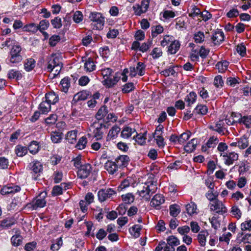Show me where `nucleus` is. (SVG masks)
Here are the masks:
<instances>
[{
  "mask_svg": "<svg viewBox=\"0 0 251 251\" xmlns=\"http://www.w3.org/2000/svg\"><path fill=\"white\" fill-rule=\"evenodd\" d=\"M38 30H39L41 33L44 36V40L47 38V22L46 20H43L40 21L39 25H37Z\"/></svg>",
  "mask_w": 251,
  "mask_h": 251,
  "instance_id": "f3484780",
  "label": "nucleus"
},
{
  "mask_svg": "<svg viewBox=\"0 0 251 251\" xmlns=\"http://www.w3.org/2000/svg\"><path fill=\"white\" fill-rule=\"evenodd\" d=\"M135 132H136V130L134 129L126 127L122 131L121 136L124 138H128Z\"/></svg>",
  "mask_w": 251,
  "mask_h": 251,
  "instance_id": "a878e982",
  "label": "nucleus"
},
{
  "mask_svg": "<svg viewBox=\"0 0 251 251\" xmlns=\"http://www.w3.org/2000/svg\"><path fill=\"white\" fill-rule=\"evenodd\" d=\"M50 138L53 143H59L62 138V133L59 131L52 132Z\"/></svg>",
  "mask_w": 251,
  "mask_h": 251,
  "instance_id": "2f4dec72",
  "label": "nucleus"
},
{
  "mask_svg": "<svg viewBox=\"0 0 251 251\" xmlns=\"http://www.w3.org/2000/svg\"><path fill=\"white\" fill-rule=\"evenodd\" d=\"M191 135L190 131L184 132L179 136L178 143L180 144L184 143L189 139Z\"/></svg>",
  "mask_w": 251,
  "mask_h": 251,
  "instance_id": "3c124183",
  "label": "nucleus"
},
{
  "mask_svg": "<svg viewBox=\"0 0 251 251\" xmlns=\"http://www.w3.org/2000/svg\"><path fill=\"white\" fill-rule=\"evenodd\" d=\"M240 79L235 77H229L226 79V84L231 87H234L237 84L240 83Z\"/></svg>",
  "mask_w": 251,
  "mask_h": 251,
  "instance_id": "052dcab7",
  "label": "nucleus"
},
{
  "mask_svg": "<svg viewBox=\"0 0 251 251\" xmlns=\"http://www.w3.org/2000/svg\"><path fill=\"white\" fill-rule=\"evenodd\" d=\"M141 229V226L140 225H135L132 228L129 229L131 234L135 237H138L140 235V232Z\"/></svg>",
  "mask_w": 251,
  "mask_h": 251,
  "instance_id": "a19ab883",
  "label": "nucleus"
},
{
  "mask_svg": "<svg viewBox=\"0 0 251 251\" xmlns=\"http://www.w3.org/2000/svg\"><path fill=\"white\" fill-rule=\"evenodd\" d=\"M151 28V35L152 37H155L158 34H161L164 30L163 26L160 25H157L155 26L152 27Z\"/></svg>",
  "mask_w": 251,
  "mask_h": 251,
  "instance_id": "8fccbe9b",
  "label": "nucleus"
},
{
  "mask_svg": "<svg viewBox=\"0 0 251 251\" xmlns=\"http://www.w3.org/2000/svg\"><path fill=\"white\" fill-rule=\"evenodd\" d=\"M25 30L28 32L36 33L38 31L37 25L34 23L27 25L24 26Z\"/></svg>",
  "mask_w": 251,
  "mask_h": 251,
  "instance_id": "5fc2aeb1",
  "label": "nucleus"
},
{
  "mask_svg": "<svg viewBox=\"0 0 251 251\" xmlns=\"http://www.w3.org/2000/svg\"><path fill=\"white\" fill-rule=\"evenodd\" d=\"M7 77L9 79H16L17 80L21 79L22 77V75L20 71L12 69L10 70L7 74Z\"/></svg>",
  "mask_w": 251,
  "mask_h": 251,
  "instance_id": "a211bd4d",
  "label": "nucleus"
},
{
  "mask_svg": "<svg viewBox=\"0 0 251 251\" xmlns=\"http://www.w3.org/2000/svg\"><path fill=\"white\" fill-rule=\"evenodd\" d=\"M119 79V76H114L113 78L107 77L105 79L104 81L105 82V84L108 87H110L116 84Z\"/></svg>",
  "mask_w": 251,
  "mask_h": 251,
  "instance_id": "c9c22d12",
  "label": "nucleus"
},
{
  "mask_svg": "<svg viewBox=\"0 0 251 251\" xmlns=\"http://www.w3.org/2000/svg\"><path fill=\"white\" fill-rule=\"evenodd\" d=\"M165 201L164 197L161 194L155 195L152 199L151 201V204L152 206L157 208Z\"/></svg>",
  "mask_w": 251,
  "mask_h": 251,
  "instance_id": "ddd939ff",
  "label": "nucleus"
},
{
  "mask_svg": "<svg viewBox=\"0 0 251 251\" xmlns=\"http://www.w3.org/2000/svg\"><path fill=\"white\" fill-rule=\"evenodd\" d=\"M146 132L143 134H137L136 133V136H134L133 138L138 144L143 145L146 143Z\"/></svg>",
  "mask_w": 251,
  "mask_h": 251,
  "instance_id": "c756f323",
  "label": "nucleus"
},
{
  "mask_svg": "<svg viewBox=\"0 0 251 251\" xmlns=\"http://www.w3.org/2000/svg\"><path fill=\"white\" fill-rule=\"evenodd\" d=\"M51 25L54 28H60L62 26V21L60 18H54L50 21Z\"/></svg>",
  "mask_w": 251,
  "mask_h": 251,
  "instance_id": "603ef678",
  "label": "nucleus"
},
{
  "mask_svg": "<svg viewBox=\"0 0 251 251\" xmlns=\"http://www.w3.org/2000/svg\"><path fill=\"white\" fill-rule=\"evenodd\" d=\"M84 68L87 72H91L95 70L96 65L94 62L89 58L85 63Z\"/></svg>",
  "mask_w": 251,
  "mask_h": 251,
  "instance_id": "e433bc0d",
  "label": "nucleus"
},
{
  "mask_svg": "<svg viewBox=\"0 0 251 251\" xmlns=\"http://www.w3.org/2000/svg\"><path fill=\"white\" fill-rule=\"evenodd\" d=\"M70 79L68 77H64L60 83V89L62 92L67 93L70 86Z\"/></svg>",
  "mask_w": 251,
  "mask_h": 251,
  "instance_id": "aec40b11",
  "label": "nucleus"
},
{
  "mask_svg": "<svg viewBox=\"0 0 251 251\" xmlns=\"http://www.w3.org/2000/svg\"><path fill=\"white\" fill-rule=\"evenodd\" d=\"M87 143V138L84 136H83L79 139L76 145V147L79 150L84 149L86 147Z\"/></svg>",
  "mask_w": 251,
  "mask_h": 251,
  "instance_id": "09e8293b",
  "label": "nucleus"
},
{
  "mask_svg": "<svg viewBox=\"0 0 251 251\" xmlns=\"http://www.w3.org/2000/svg\"><path fill=\"white\" fill-rule=\"evenodd\" d=\"M104 168L110 174L113 175L117 171L118 167L114 161L108 160L104 165Z\"/></svg>",
  "mask_w": 251,
  "mask_h": 251,
  "instance_id": "2eb2a0df",
  "label": "nucleus"
},
{
  "mask_svg": "<svg viewBox=\"0 0 251 251\" xmlns=\"http://www.w3.org/2000/svg\"><path fill=\"white\" fill-rule=\"evenodd\" d=\"M208 235V232L206 230H202L199 233L198 235V240L201 246H205L206 237Z\"/></svg>",
  "mask_w": 251,
  "mask_h": 251,
  "instance_id": "6ab92c4d",
  "label": "nucleus"
},
{
  "mask_svg": "<svg viewBox=\"0 0 251 251\" xmlns=\"http://www.w3.org/2000/svg\"><path fill=\"white\" fill-rule=\"evenodd\" d=\"M92 169V166L89 164L81 166L77 172V176L81 179L87 178L91 173Z\"/></svg>",
  "mask_w": 251,
  "mask_h": 251,
  "instance_id": "0eeeda50",
  "label": "nucleus"
},
{
  "mask_svg": "<svg viewBox=\"0 0 251 251\" xmlns=\"http://www.w3.org/2000/svg\"><path fill=\"white\" fill-rule=\"evenodd\" d=\"M55 69V73L53 74V76H50V75L48 77H51V78H53L55 75L59 74L61 69L60 66L59 65V59L57 57L52 56L51 59L50 60L48 64V71L52 72Z\"/></svg>",
  "mask_w": 251,
  "mask_h": 251,
  "instance_id": "20e7f679",
  "label": "nucleus"
},
{
  "mask_svg": "<svg viewBox=\"0 0 251 251\" xmlns=\"http://www.w3.org/2000/svg\"><path fill=\"white\" fill-rule=\"evenodd\" d=\"M208 111V108L206 105H198L194 110L193 113L195 114H200L201 115H205Z\"/></svg>",
  "mask_w": 251,
  "mask_h": 251,
  "instance_id": "b1692460",
  "label": "nucleus"
},
{
  "mask_svg": "<svg viewBox=\"0 0 251 251\" xmlns=\"http://www.w3.org/2000/svg\"><path fill=\"white\" fill-rule=\"evenodd\" d=\"M241 229L243 231H251V220L246 221L241 224Z\"/></svg>",
  "mask_w": 251,
  "mask_h": 251,
  "instance_id": "e2e57ef3",
  "label": "nucleus"
},
{
  "mask_svg": "<svg viewBox=\"0 0 251 251\" xmlns=\"http://www.w3.org/2000/svg\"><path fill=\"white\" fill-rule=\"evenodd\" d=\"M90 95L89 91H83L79 92L75 95L73 98V101L76 102L80 100H84L88 99V97Z\"/></svg>",
  "mask_w": 251,
  "mask_h": 251,
  "instance_id": "4468645a",
  "label": "nucleus"
},
{
  "mask_svg": "<svg viewBox=\"0 0 251 251\" xmlns=\"http://www.w3.org/2000/svg\"><path fill=\"white\" fill-rule=\"evenodd\" d=\"M89 18L91 21L95 23L96 29H100L104 23V18L101 13L97 12H92L90 13Z\"/></svg>",
  "mask_w": 251,
  "mask_h": 251,
  "instance_id": "7ed1b4c3",
  "label": "nucleus"
},
{
  "mask_svg": "<svg viewBox=\"0 0 251 251\" xmlns=\"http://www.w3.org/2000/svg\"><path fill=\"white\" fill-rule=\"evenodd\" d=\"M180 212V208L177 204H172L170 206V214L173 217H176Z\"/></svg>",
  "mask_w": 251,
  "mask_h": 251,
  "instance_id": "473e14b6",
  "label": "nucleus"
},
{
  "mask_svg": "<svg viewBox=\"0 0 251 251\" xmlns=\"http://www.w3.org/2000/svg\"><path fill=\"white\" fill-rule=\"evenodd\" d=\"M151 54L154 59H156L162 56V51L160 48H155L153 49Z\"/></svg>",
  "mask_w": 251,
  "mask_h": 251,
  "instance_id": "774afa93",
  "label": "nucleus"
},
{
  "mask_svg": "<svg viewBox=\"0 0 251 251\" xmlns=\"http://www.w3.org/2000/svg\"><path fill=\"white\" fill-rule=\"evenodd\" d=\"M228 65L229 62L225 60L218 62L216 65V67L218 70L219 72L224 73L227 70Z\"/></svg>",
  "mask_w": 251,
  "mask_h": 251,
  "instance_id": "cd10ccee",
  "label": "nucleus"
},
{
  "mask_svg": "<svg viewBox=\"0 0 251 251\" xmlns=\"http://www.w3.org/2000/svg\"><path fill=\"white\" fill-rule=\"evenodd\" d=\"M129 160V157L127 155H120L116 158L114 162L118 168H122L127 165Z\"/></svg>",
  "mask_w": 251,
  "mask_h": 251,
  "instance_id": "9b49d317",
  "label": "nucleus"
},
{
  "mask_svg": "<svg viewBox=\"0 0 251 251\" xmlns=\"http://www.w3.org/2000/svg\"><path fill=\"white\" fill-rule=\"evenodd\" d=\"M212 41L214 45H220L224 40V34L220 30H216L211 37Z\"/></svg>",
  "mask_w": 251,
  "mask_h": 251,
  "instance_id": "9d476101",
  "label": "nucleus"
},
{
  "mask_svg": "<svg viewBox=\"0 0 251 251\" xmlns=\"http://www.w3.org/2000/svg\"><path fill=\"white\" fill-rule=\"evenodd\" d=\"M123 201L126 204L132 203L135 199L134 196L132 193H127L122 196Z\"/></svg>",
  "mask_w": 251,
  "mask_h": 251,
  "instance_id": "f704fd0d",
  "label": "nucleus"
},
{
  "mask_svg": "<svg viewBox=\"0 0 251 251\" xmlns=\"http://www.w3.org/2000/svg\"><path fill=\"white\" fill-rule=\"evenodd\" d=\"M77 133V131L76 130L69 131L66 135V140L71 144L75 143L76 140Z\"/></svg>",
  "mask_w": 251,
  "mask_h": 251,
  "instance_id": "5701e85b",
  "label": "nucleus"
},
{
  "mask_svg": "<svg viewBox=\"0 0 251 251\" xmlns=\"http://www.w3.org/2000/svg\"><path fill=\"white\" fill-rule=\"evenodd\" d=\"M219 142L218 138L216 136H212L211 137L206 143V146L202 147V150L203 151H206V148H214Z\"/></svg>",
  "mask_w": 251,
  "mask_h": 251,
  "instance_id": "dca6fc26",
  "label": "nucleus"
},
{
  "mask_svg": "<svg viewBox=\"0 0 251 251\" xmlns=\"http://www.w3.org/2000/svg\"><path fill=\"white\" fill-rule=\"evenodd\" d=\"M197 140L195 139H192L188 143L187 145L185 146L184 149L186 152H191L195 150L196 145H197Z\"/></svg>",
  "mask_w": 251,
  "mask_h": 251,
  "instance_id": "393cba45",
  "label": "nucleus"
},
{
  "mask_svg": "<svg viewBox=\"0 0 251 251\" xmlns=\"http://www.w3.org/2000/svg\"><path fill=\"white\" fill-rule=\"evenodd\" d=\"M240 123H243L247 128L251 127V116H244L239 120Z\"/></svg>",
  "mask_w": 251,
  "mask_h": 251,
  "instance_id": "49530a36",
  "label": "nucleus"
},
{
  "mask_svg": "<svg viewBox=\"0 0 251 251\" xmlns=\"http://www.w3.org/2000/svg\"><path fill=\"white\" fill-rule=\"evenodd\" d=\"M230 213L232 215V216L239 219L241 218L242 215V212L238 206L237 205H233L231 207V210L230 211Z\"/></svg>",
  "mask_w": 251,
  "mask_h": 251,
  "instance_id": "37998d69",
  "label": "nucleus"
},
{
  "mask_svg": "<svg viewBox=\"0 0 251 251\" xmlns=\"http://www.w3.org/2000/svg\"><path fill=\"white\" fill-rule=\"evenodd\" d=\"M238 147L241 149H244L249 145V141L245 136L241 137L238 141Z\"/></svg>",
  "mask_w": 251,
  "mask_h": 251,
  "instance_id": "de8ad7c7",
  "label": "nucleus"
},
{
  "mask_svg": "<svg viewBox=\"0 0 251 251\" xmlns=\"http://www.w3.org/2000/svg\"><path fill=\"white\" fill-rule=\"evenodd\" d=\"M180 46L179 42L177 40H175L169 46L168 51L171 54H175L179 49Z\"/></svg>",
  "mask_w": 251,
  "mask_h": 251,
  "instance_id": "412c9836",
  "label": "nucleus"
},
{
  "mask_svg": "<svg viewBox=\"0 0 251 251\" xmlns=\"http://www.w3.org/2000/svg\"><path fill=\"white\" fill-rule=\"evenodd\" d=\"M62 157L58 156L57 155H53L50 157V163L51 165L54 166L58 164L61 160Z\"/></svg>",
  "mask_w": 251,
  "mask_h": 251,
  "instance_id": "680f3d73",
  "label": "nucleus"
},
{
  "mask_svg": "<svg viewBox=\"0 0 251 251\" xmlns=\"http://www.w3.org/2000/svg\"><path fill=\"white\" fill-rule=\"evenodd\" d=\"M15 152L17 156L22 157L25 155L27 152V149L26 147L18 145L15 149Z\"/></svg>",
  "mask_w": 251,
  "mask_h": 251,
  "instance_id": "72a5a7b5",
  "label": "nucleus"
},
{
  "mask_svg": "<svg viewBox=\"0 0 251 251\" xmlns=\"http://www.w3.org/2000/svg\"><path fill=\"white\" fill-rule=\"evenodd\" d=\"M58 101V97L54 92H48V104H54Z\"/></svg>",
  "mask_w": 251,
  "mask_h": 251,
  "instance_id": "58836bf2",
  "label": "nucleus"
},
{
  "mask_svg": "<svg viewBox=\"0 0 251 251\" xmlns=\"http://www.w3.org/2000/svg\"><path fill=\"white\" fill-rule=\"evenodd\" d=\"M196 98V94L194 92H191L187 95L185 100L188 103L189 105H191L195 102Z\"/></svg>",
  "mask_w": 251,
  "mask_h": 251,
  "instance_id": "79ce46f5",
  "label": "nucleus"
},
{
  "mask_svg": "<svg viewBox=\"0 0 251 251\" xmlns=\"http://www.w3.org/2000/svg\"><path fill=\"white\" fill-rule=\"evenodd\" d=\"M194 40L196 43H201L204 41V35L203 32L199 31L194 35Z\"/></svg>",
  "mask_w": 251,
  "mask_h": 251,
  "instance_id": "4d7b16f0",
  "label": "nucleus"
},
{
  "mask_svg": "<svg viewBox=\"0 0 251 251\" xmlns=\"http://www.w3.org/2000/svg\"><path fill=\"white\" fill-rule=\"evenodd\" d=\"M35 65V61L34 59H27L24 64L25 69L26 71L29 72L34 68Z\"/></svg>",
  "mask_w": 251,
  "mask_h": 251,
  "instance_id": "7c9ffc66",
  "label": "nucleus"
},
{
  "mask_svg": "<svg viewBox=\"0 0 251 251\" xmlns=\"http://www.w3.org/2000/svg\"><path fill=\"white\" fill-rule=\"evenodd\" d=\"M120 130L121 129L118 126H113L108 132L107 138L109 139L115 138Z\"/></svg>",
  "mask_w": 251,
  "mask_h": 251,
  "instance_id": "bb28decb",
  "label": "nucleus"
},
{
  "mask_svg": "<svg viewBox=\"0 0 251 251\" xmlns=\"http://www.w3.org/2000/svg\"><path fill=\"white\" fill-rule=\"evenodd\" d=\"M167 245L172 246L173 247L179 245V240L174 236H170L167 239Z\"/></svg>",
  "mask_w": 251,
  "mask_h": 251,
  "instance_id": "4c0bfd02",
  "label": "nucleus"
},
{
  "mask_svg": "<svg viewBox=\"0 0 251 251\" xmlns=\"http://www.w3.org/2000/svg\"><path fill=\"white\" fill-rule=\"evenodd\" d=\"M31 169L33 173L35 174H37L36 176L34 177L35 179H38V177L39 176L43 171V166L40 162L36 161L30 164Z\"/></svg>",
  "mask_w": 251,
  "mask_h": 251,
  "instance_id": "f8f14e48",
  "label": "nucleus"
},
{
  "mask_svg": "<svg viewBox=\"0 0 251 251\" xmlns=\"http://www.w3.org/2000/svg\"><path fill=\"white\" fill-rule=\"evenodd\" d=\"M154 138L156 140V143L160 148H163L165 146L164 138L161 135H154Z\"/></svg>",
  "mask_w": 251,
  "mask_h": 251,
  "instance_id": "69168bd1",
  "label": "nucleus"
},
{
  "mask_svg": "<svg viewBox=\"0 0 251 251\" xmlns=\"http://www.w3.org/2000/svg\"><path fill=\"white\" fill-rule=\"evenodd\" d=\"M11 243L13 246L17 247L22 243V237L20 235H13L11 239Z\"/></svg>",
  "mask_w": 251,
  "mask_h": 251,
  "instance_id": "c03bdc74",
  "label": "nucleus"
},
{
  "mask_svg": "<svg viewBox=\"0 0 251 251\" xmlns=\"http://www.w3.org/2000/svg\"><path fill=\"white\" fill-rule=\"evenodd\" d=\"M73 20L76 23H80L83 20V15L80 11H76L74 14Z\"/></svg>",
  "mask_w": 251,
  "mask_h": 251,
  "instance_id": "0e129e2a",
  "label": "nucleus"
},
{
  "mask_svg": "<svg viewBox=\"0 0 251 251\" xmlns=\"http://www.w3.org/2000/svg\"><path fill=\"white\" fill-rule=\"evenodd\" d=\"M186 209L187 213L189 215H192L195 213H196L197 206L194 203H191L190 204H188L186 205Z\"/></svg>",
  "mask_w": 251,
  "mask_h": 251,
  "instance_id": "6e6d98bb",
  "label": "nucleus"
},
{
  "mask_svg": "<svg viewBox=\"0 0 251 251\" xmlns=\"http://www.w3.org/2000/svg\"><path fill=\"white\" fill-rule=\"evenodd\" d=\"M39 148L37 142L33 141L28 146V150L31 153L35 154L38 151Z\"/></svg>",
  "mask_w": 251,
  "mask_h": 251,
  "instance_id": "ea45409f",
  "label": "nucleus"
},
{
  "mask_svg": "<svg viewBox=\"0 0 251 251\" xmlns=\"http://www.w3.org/2000/svg\"><path fill=\"white\" fill-rule=\"evenodd\" d=\"M115 194V191L111 188L101 189L98 192L99 201L100 202L104 201Z\"/></svg>",
  "mask_w": 251,
  "mask_h": 251,
  "instance_id": "423d86ee",
  "label": "nucleus"
},
{
  "mask_svg": "<svg viewBox=\"0 0 251 251\" xmlns=\"http://www.w3.org/2000/svg\"><path fill=\"white\" fill-rule=\"evenodd\" d=\"M52 177L55 183H59L62 179V173L59 171H55Z\"/></svg>",
  "mask_w": 251,
  "mask_h": 251,
  "instance_id": "13d9d810",
  "label": "nucleus"
},
{
  "mask_svg": "<svg viewBox=\"0 0 251 251\" xmlns=\"http://www.w3.org/2000/svg\"><path fill=\"white\" fill-rule=\"evenodd\" d=\"M108 112V109L106 106L103 105L101 106L96 114V119L98 120H101L106 115V114H107Z\"/></svg>",
  "mask_w": 251,
  "mask_h": 251,
  "instance_id": "4be33fe9",
  "label": "nucleus"
},
{
  "mask_svg": "<svg viewBox=\"0 0 251 251\" xmlns=\"http://www.w3.org/2000/svg\"><path fill=\"white\" fill-rule=\"evenodd\" d=\"M223 124L224 123L223 121H220L218 122L215 126L214 130L218 132L220 134H224V130H225V128L223 127Z\"/></svg>",
  "mask_w": 251,
  "mask_h": 251,
  "instance_id": "bf43d9fd",
  "label": "nucleus"
},
{
  "mask_svg": "<svg viewBox=\"0 0 251 251\" xmlns=\"http://www.w3.org/2000/svg\"><path fill=\"white\" fill-rule=\"evenodd\" d=\"M210 209L212 211H215L217 213L219 214H224L227 211L226 208L223 203V202L220 201L219 200H216L213 202L209 203Z\"/></svg>",
  "mask_w": 251,
  "mask_h": 251,
  "instance_id": "39448f33",
  "label": "nucleus"
},
{
  "mask_svg": "<svg viewBox=\"0 0 251 251\" xmlns=\"http://www.w3.org/2000/svg\"><path fill=\"white\" fill-rule=\"evenodd\" d=\"M207 199L211 202H214L216 200H218V193L214 192V189L209 190L205 194Z\"/></svg>",
  "mask_w": 251,
  "mask_h": 251,
  "instance_id": "c85d7f7f",
  "label": "nucleus"
},
{
  "mask_svg": "<svg viewBox=\"0 0 251 251\" xmlns=\"http://www.w3.org/2000/svg\"><path fill=\"white\" fill-rule=\"evenodd\" d=\"M156 182L149 181L144 184L138 190L139 195L146 201H149L151 196L157 190Z\"/></svg>",
  "mask_w": 251,
  "mask_h": 251,
  "instance_id": "f257e3e1",
  "label": "nucleus"
},
{
  "mask_svg": "<svg viewBox=\"0 0 251 251\" xmlns=\"http://www.w3.org/2000/svg\"><path fill=\"white\" fill-rule=\"evenodd\" d=\"M91 127L94 128L93 134L97 140H100L102 138L103 131V128H105V126L102 124L94 123Z\"/></svg>",
  "mask_w": 251,
  "mask_h": 251,
  "instance_id": "6e6552de",
  "label": "nucleus"
},
{
  "mask_svg": "<svg viewBox=\"0 0 251 251\" xmlns=\"http://www.w3.org/2000/svg\"><path fill=\"white\" fill-rule=\"evenodd\" d=\"M14 224V220L11 218H7L1 221L0 226L4 228H8Z\"/></svg>",
  "mask_w": 251,
  "mask_h": 251,
  "instance_id": "a18cd8bd",
  "label": "nucleus"
},
{
  "mask_svg": "<svg viewBox=\"0 0 251 251\" xmlns=\"http://www.w3.org/2000/svg\"><path fill=\"white\" fill-rule=\"evenodd\" d=\"M51 194L52 196L61 195L62 194V188L59 185L54 186L53 187Z\"/></svg>",
  "mask_w": 251,
  "mask_h": 251,
  "instance_id": "338daca9",
  "label": "nucleus"
},
{
  "mask_svg": "<svg viewBox=\"0 0 251 251\" xmlns=\"http://www.w3.org/2000/svg\"><path fill=\"white\" fill-rule=\"evenodd\" d=\"M45 100L41 102L39 105V111L42 114H45L47 112V108L46 105V103L47 102V93H46L45 95Z\"/></svg>",
  "mask_w": 251,
  "mask_h": 251,
  "instance_id": "864d4df0",
  "label": "nucleus"
},
{
  "mask_svg": "<svg viewBox=\"0 0 251 251\" xmlns=\"http://www.w3.org/2000/svg\"><path fill=\"white\" fill-rule=\"evenodd\" d=\"M47 192L46 191L41 193L35 199L33 200L31 202L26 204L25 208L29 211H32L37 209L39 207H44L47 202Z\"/></svg>",
  "mask_w": 251,
  "mask_h": 251,
  "instance_id": "f03ea898",
  "label": "nucleus"
},
{
  "mask_svg": "<svg viewBox=\"0 0 251 251\" xmlns=\"http://www.w3.org/2000/svg\"><path fill=\"white\" fill-rule=\"evenodd\" d=\"M221 156H223L224 158L225 163L227 165L233 164L234 162L237 161L238 159V154L234 152H231L229 153H221Z\"/></svg>",
  "mask_w": 251,
  "mask_h": 251,
  "instance_id": "1a4fd4ad",
  "label": "nucleus"
}]
</instances>
